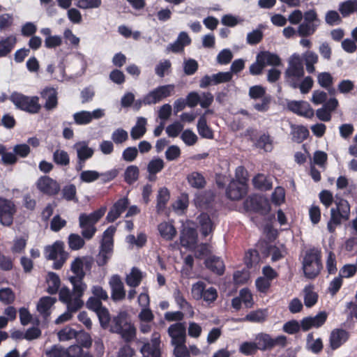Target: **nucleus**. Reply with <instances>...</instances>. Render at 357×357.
<instances>
[{"label":"nucleus","instance_id":"obj_1","mask_svg":"<svg viewBox=\"0 0 357 357\" xmlns=\"http://www.w3.org/2000/svg\"><path fill=\"white\" fill-rule=\"evenodd\" d=\"M321 252L317 248H311L305 251L302 268L305 278L314 279L319 275L322 269Z\"/></svg>","mask_w":357,"mask_h":357},{"label":"nucleus","instance_id":"obj_2","mask_svg":"<svg viewBox=\"0 0 357 357\" xmlns=\"http://www.w3.org/2000/svg\"><path fill=\"white\" fill-rule=\"evenodd\" d=\"M110 331L119 335L126 343L132 342L136 337V328L132 323L128 321L126 312H120L112 318Z\"/></svg>","mask_w":357,"mask_h":357},{"label":"nucleus","instance_id":"obj_3","mask_svg":"<svg viewBox=\"0 0 357 357\" xmlns=\"http://www.w3.org/2000/svg\"><path fill=\"white\" fill-rule=\"evenodd\" d=\"M304 75L303 59L300 54L294 53L287 61V68L284 71L285 82L289 86L296 89L298 81L303 78Z\"/></svg>","mask_w":357,"mask_h":357},{"label":"nucleus","instance_id":"obj_4","mask_svg":"<svg viewBox=\"0 0 357 357\" xmlns=\"http://www.w3.org/2000/svg\"><path fill=\"white\" fill-rule=\"evenodd\" d=\"M303 21L297 28V33L301 37L313 35L321 24V20L314 9H310L303 13Z\"/></svg>","mask_w":357,"mask_h":357},{"label":"nucleus","instance_id":"obj_5","mask_svg":"<svg viewBox=\"0 0 357 357\" xmlns=\"http://www.w3.org/2000/svg\"><path fill=\"white\" fill-rule=\"evenodd\" d=\"M44 256L48 260H54L53 268H61L68 258V253L64 251V243L57 241L51 245H47L44 249Z\"/></svg>","mask_w":357,"mask_h":357},{"label":"nucleus","instance_id":"obj_6","mask_svg":"<svg viewBox=\"0 0 357 357\" xmlns=\"http://www.w3.org/2000/svg\"><path fill=\"white\" fill-rule=\"evenodd\" d=\"M160 335L158 333H153L150 341L143 342L140 348L142 357H161Z\"/></svg>","mask_w":357,"mask_h":357},{"label":"nucleus","instance_id":"obj_7","mask_svg":"<svg viewBox=\"0 0 357 357\" xmlns=\"http://www.w3.org/2000/svg\"><path fill=\"white\" fill-rule=\"evenodd\" d=\"M37 188L43 194L54 196L61 190L60 184L48 176H40L36 182Z\"/></svg>","mask_w":357,"mask_h":357},{"label":"nucleus","instance_id":"obj_8","mask_svg":"<svg viewBox=\"0 0 357 357\" xmlns=\"http://www.w3.org/2000/svg\"><path fill=\"white\" fill-rule=\"evenodd\" d=\"M169 336L171 337L172 346L185 344L186 327L183 322H177L170 325L167 329Z\"/></svg>","mask_w":357,"mask_h":357},{"label":"nucleus","instance_id":"obj_9","mask_svg":"<svg viewBox=\"0 0 357 357\" xmlns=\"http://www.w3.org/2000/svg\"><path fill=\"white\" fill-rule=\"evenodd\" d=\"M174 84H166L159 86L149 91L147 95L151 105H155L163 99L168 98L172 95L174 91Z\"/></svg>","mask_w":357,"mask_h":357},{"label":"nucleus","instance_id":"obj_10","mask_svg":"<svg viewBox=\"0 0 357 357\" xmlns=\"http://www.w3.org/2000/svg\"><path fill=\"white\" fill-rule=\"evenodd\" d=\"M59 300L66 304L70 310H78L84 305V302L79 298H75L73 293L67 287H62L59 291Z\"/></svg>","mask_w":357,"mask_h":357},{"label":"nucleus","instance_id":"obj_11","mask_svg":"<svg viewBox=\"0 0 357 357\" xmlns=\"http://www.w3.org/2000/svg\"><path fill=\"white\" fill-rule=\"evenodd\" d=\"M15 212L14 204L10 201L0 198V223L2 225L12 224Z\"/></svg>","mask_w":357,"mask_h":357},{"label":"nucleus","instance_id":"obj_12","mask_svg":"<svg viewBox=\"0 0 357 357\" xmlns=\"http://www.w3.org/2000/svg\"><path fill=\"white\" fill-rule=\"evenodd\" d=\"M111 288L112 298L114 301H122L126 298V290L123 283L119 275H114L109 281Z\"/></svg>","mask_w":357,"mask_h":357},{"label":"nucleus","instance_id":"obj_13","mask_svg":"<svg viewBox=\"0 0 357 357\" xmlns=\"http://www.w3.org/2000/svg\"><path fill=\"white\" fill-rule=\"evenodd\" d=\"M246 185L243 181L232 180L227 188L226 195L231 200H238L246 194Z\"/></svg>","mask_w":357,"mask_h":357},{"label":"nucleus","instance_id":"obj_14","mask_svg":"<svg viewBox=\"0 0 357 357\" xmlns=\"http://www.w3.org/2000/svg\"><path fill=\"white\" fill-rule=\"evenodd\" d=\"M0 155L3 165H13L17 161V155L22 156V144L16 145L13 152H7L6 146L0 144Z\"/></svg>","mask_w":357,"mask_h":357},{"label":"nucleus","instance_id":"obj_15","mask_svg":"<svg viewBox=\"0 0 357 357\" xmlns=\"http://www.w3.org/2000/svg\"><path fill=\"white\" fill-rule=\"evenodd\" d=\"M327 314L326 312H320L314 317H307L301 320V329L307 331L311 328H319L326 321Z\"/></svg>","mask_w":357,"mask_h":357},{"label":"nucleus","instance_id":"obj_16","mask_svg":"<svg viewBox=\"0 0 357 357\" xmlns=\"http://www.w3.org/2000/svg\"><path fill=\"white\" fill-rule=\"evenodd\" d=\"M288 108L294 113L306 118H312L314 114L310 104L305 101H291L288 104Z\"/></svg>","mask_w":357,"mask_h":357},{"label":"nucleus","instance_id":"obj_17","mask_svg":"<svg viewBox=\"0 0 357 357\" xmlns=\"http://www.w3.org/2000/svg\"><path fill=\"white\" fill-rule=\"evenodd\" d=\"M129 202L127 197H123L119 199L114 203L113 206L108 212L106 219L109 222H114L121 214L127 208L128 206Z\"/></svg>","mask_w":357,"mask_h":357},{"label":"nucleus","instance_id":"obj_18","mask_svg":"<svg viewBox=\"0 0 357 357\" xmlns=\"http://www.w3.org/2000/svg\"><path fill=\"white\" fill-rule=\"evenodd\" d=\"M349 337V333L344 329L333 330L330 335V347L333 350L338 349L347 341Z\"/></svg>","mask_w":357,"mask_h":357},{"label":"nucleus","instance_id":"obj_19","mask_svg":"<svg viewBox=\"0 0 357 357\" xmlns=\"http://www.w3.org/2000/svg\"><path fill=\"white\" fill-rule=\"evenodd\" d=\"M336 205L335 208H332L331 210L334 211L335 217L340 220H348L350 216V205L346 199H339L335 201Z\"/></svg>","mask_w":357,"mask_h":357},{"label":"nucleus","instance_id":"obj_20","mask_svg":"<svg viewBox=\"0 0 357 357\" xmlns=\"http://www.w3.org/2000/svg\"><path fill=\"white\" fill-rule=\"evenodd\" d=\"M73 149L76 151L77 159L89 160L91 158L94 154V149L89 146V144L86 141H79L76 142Z\"/></svg>","mask_w":357,"mask_h":357},{"label":"nucleus","instance_id":"obj_21","mask_svg":"<svg viewBox=\"0 0 357 357\" xmlns=\"http://www.w3.org/2000/svg\"><path fill=\"white\" fill-rule=\"evenodd\" d=\"M105 212L106 207L103 206L90 214H80L79 217V227H83L84 223L95 226V224L104 215Z\"/></svg>","mask_w":357,"mask_h":357},{"label":"nucleus","instance_id":"obj_22","mask_svg":"<svg viewBox=\"0 0 357 357\" xmlns=\"http://www.w3.org/2000/svg\"><path fill=\"white\" fill-rule=\"evenodd\" d=\"M56 301V298L51 296H43L40 298L37 304V310L44 319H47L50 315L51 309Z\"/></svg>","mask_w":357,"mask_h":357},{"label":"nucleus","instance_id":"obj_23","mask_svg":"<svg viewBox=\"0 0 357 357\" xmlns=\"http://www.w3.org/2000/svg\"><path fill=\"white\" fill-rule=\"evenodd\" d=\"M197 234L196 229L191 227H184L181 231L180 241L184 247H191L197 243Z\"/></svg>","mask_w":357,"mask_h":357},{"label":"nucleus","instance_id":"obj_24","mask_svg":"<svg viewBox=\"0 0 357 357\" xmlns=\"http://www.w3.org/2000/svg\"><path fill=\"white\" fill-rule=\"evenodd\" d=\"M113 247L110 243H100L98 255L96 256V263L99 266H105L113 253Z\"/></svg>","mask_w":357,"mask_h":357},{"label":"nucleus","instance_id":"obj_25","mask_svg":"<svg viewBox=\"0 0 357 357\" xmlns=\"http://www.w3.org/2000/svg\"><path fill=\"white\" fill-rule=\"evenodd\" d=\"M90 264L91 263L89 261L80 257H77L71 263L70 270L74 273V275H73L72 277L84 278L85 276L84 267L88 268L89 266H90Z\"/></svg>","mask_w":357,"mask_h":357},{"label":"nucleus","instance_id":"obj_26","mask_svg":"<svg viewBox=\"0 0 357 357\" xmlns=\"http://www.w3.org/2000/svg\"><path fill=\"white\" fill-rule=\"evenodd\" d=\"M147 120L146 118L137 117L135 125L130 130V137L132 139L136 140L142 138L146 132Z\"/></svg>","mask_w":357,"mask_h":357},{"label":"nucleus","instance_id":"obj_27","mask_svg":"<svg viewBox=\"0 0 357 357\" xmlns=\"http://www.w3.org/2000/svg\"><path fill=\"white\" fill-rule=\"evenodd\" d=\"M42 96L45 98V103L44 107L46 110H52L56 107L57 101V92L53 88H47L42 92Z\"/></svg>","mask_w":357,"mask_h":357},{"label":"nucleus","instance_id":"obj_28","mask_svg":"<svg viewBox=\"0 0 357 357\" xmlns=\"http://www.w3.org/2000/svg\"><path fill=\"white\" fill-rule=\"evenodd\" d=\"M197 220L200 231L204 236H208L213 231L214 225L207 213H201L198 216Z\"/></svg>","mask_w":357,"mask_h":357},{"label":"nucleus","instance_id":"obj_29","mask_svg":"<svg viewBox=\"0 0 357 357\" xmlns=\"http://www.w3.org/2000/svg\"><path fill=\"white\" fill-rule=\"evenodd\" d=\"M158 230L161 237L166 241H172L176 235V229L169 222H162L158 226Z\"/></svg>","mask_w":357,"mask_h":357},{"label":"nucleus","instance_id":"obj_30","mask_svg":"<svg viewBox=\"0 0 357 357\" xmlns=\"http://www.w3.org/2000/svg\"><path fill=\"white\" fill-rule=\"evenodd\" d=\"M205 265L207 268L213 273L221 275L225 271V265L222 260L218 257H211L205 261Z\"/></svg>","mask_w":357,"mask_h":357},{"label":"nucleus","instance_id":"obj_31","mask_svg":"<svg viewBox=\"0 0 357 357\" xmlns=\"http://www.w3.org/2000/svg\"><path fill=\"white\" fill-rule=\"evenodd\" d=\"M257 55L259 61H261L264 63V66L267 65L278 66L281 64L280 58L276 54L271 53L270 52H262Z\"/></svg>","mask_w":357,"mask_h":357},{"label":"nucleus","instance_id":"obj_32","mask_svg":"<svg viewBox=\"0 0 357 357\" xmlns=\"http://www.w3.org/2000/svg\"><path fill=\"white\" fill-rule=\"evenodd\" d=\"M301 57L303 59V63L305 62L307 72L313 73L315 71L314 65L318 62V55L314 52L307 51Z\"/></svg>","mask_w":357,"mask_h":357},{"label":"nucleus","instance_id":"obj_33","mask_svg":"<svg viewBox=\"0 0 357 357\" xmlns=\"http://www.w3.org/2000/svg\"><path fill=\"white\" fill-rule=\"evenodd\" d=\"M266 28V26L259 24L256 29L252 30V31L248 33L246 36V42L248 44L250 45H254L259 43L263 39V32L262 30Z\"/></svg>","mask_w":357,"mask_h":357},{"label":"nucleus","instance_id":"obj_34","mask_svg":"<svg viewBox=\"0 0 357 357\" xmlns=\"http://www.w3.org/2000/svg\"><path fill=\"white\" fill-rule=\"evenodd\" d=\"M170 198V194L169 190L165 188H161L159 189L157 195V204L156 211L158 213L163 211L165 208L166 205Z\"/></svg>","mask_w":357,"mask_h":357},{"label":"nucleus","instance_id":"obj_35","mask_svg":"<svg viewBox=\"0 0 357 357\" xmlns=\"http://www.w3.org/2000/svg\"><path fill=\"white\" fill-rule=\"evenodd\" d=\"M83 279L77 277H69V280L73 285V293L75 298H79V299H81L87 287L83 282Z\"/></svg>","mask_w":357,"mask_h":357},{"label":"nucleus","instance_id":"obj_36","mask_svg":"<svg viewBox=\"0 0 357 357\" xmlns=\"http://www.w3.org/2000/svg\"><path fill=\"white\" fill-rule=\"evenodd\" d=\"M304 303L307 307L314 305L318 300V295L314 291V286L309 284L303 289Z\"/></svg>","mask_w":357,"mask_h":357},{"label":"nucleus","instance_id":"obj_37","mask_svg":"<svg viewBox=\"0 0 357 357\" xmlns=\"http://www.w3.org/2000/svg\"><path fill=\"white\" fill-rule=\"evenodd\" d=\"M142 279V273L137 268L133 267L129 274L126 275V284L132 288L138 287Z\"/></svg>","mask_w":357,"mask_h":357},{"label":"nucleus","instance_id":"obj_38","mask_svg":"<svg viewBox=\"0 0 357 357\" xmlns=\"http://www.w3.org/2000/svg\"><path fill=\"white\" fill-rule=\"evenodd\" d=\"M292 139L297 143H301L309 135V131L303 126H291Z\"/></svg>","mask_w":357,"mask_h":357},{"label":"nucleus","instance_id":"obj_39","mask_svg":"<svg viewBox=\"0 0 357 357\" xmlns=\"http://www.w3.org/2000/svg\"><path fill=\"white\" fill-rule=\"evenodd\" d=\"M197 130L199 135L204 138L212 139L213 133L211 129L208 126L206 117L201 116L197 122Z\"/></svg>","mask_w":357,"mask_h":357},{"label":"nucleus","instance_id":"obj_40","mask_svg":"<svg viewBox=\"0 0 357 357\" xmlns=\"http://www.w3.org/2000/svg\"><path fill=\"white\" fill-rule=\"evenodd\" d=\"M40 108L38 98L36 96L28 97L24 96V111L29 113H37Z\"/></svg>","mask_w":357,"mask_h":357},{"label":"nucleus","instance_id":"obj_41","mask_svg":"<svg viewBox=\"0 0 357 357\" xmlns=\"http://www.w3.org/2000/svg\"><path fill=\"white\" fill-rule=\"evenodd\" d=\"M139 176V169L136 165L127 167L124 172V181L129 185L135 183Z\"/></svg>","mask_w":357,"mask_h":357},{"label":"nucleus","instance_id":"obj_42","mask_svg":"<svg viewBox=\"0 0 357 357\" xmlns=\"http://www.w3.org/2000/svg\"><path fill=\"white\" fill-rule=\"evenodd\" d=\"M357 0H347L339 5V11L342 17H346L356 11Z\"/></svg>","mask_w":357,"mask_h":357},{"label":"nucleus","instance_id":"obj_43","mask_svg":"<svg viewBox=\"0 0 357 357\" xmlns=\"http://www.w3.org/2000/svg\"><path fill=\"white\" fill-rule=\"evenodd\" d=\"M47 291L50 294H56L60 287V278L59 275L53 272H50L47 278Z\"/></svg>","mask_w":357,"mask_h":357},{"label":"nucleus","instance_id":"obj_44","mask_svg":"<svg viewBox=\"0 0 357 357\" xmlns=\"http://www.w3.org/2000/svg\"><path fill=\"white\" fill-rule=\"evenodd\" d=\"M53 161L60 166H68L70 164V157L67 151L61 149H56L52 155Z\"/></svg>","mask_w":357,"mask_h":357},{"label":"nucleus","instance_id":"obj_45","mask_svg":"<svg viewBox=\"0 0 357 357\" xmlns=\"http://www.w3.org/2000/svg\"><path fill=\"white\" fill-rule=\"evenodd\" d=\"M260 261L259 252L256 250L250 249L245 255L244 262L247 268L255 267Z\"/></svg>","mask_w":357,"mask_h":357},{"label":"nucleus","instance_id":"obj_46","mask_svg":"<svg viewBox=\"0 0 357 357\" xmlns=\"http://www.w3.org/2000/svg\"><path fill=\"white\" fill-rule=\"evenodd\" d=\"M61 195L62 198L68 202H78V199L77 197V188L76 186L73 183L66 185L63 187L61 190Z\"/></svg>","mask_w":357,"mask_h":357},{"label":"nucleus","instance_id":"obj_47","mask_svg":"<svg viewBox=\"0 0 357 357\" xmlns=\"http://www.w3.org/2000/svg\"><path fill=\"white\" fill-rule=\"evenodd\" d=\"M256 340L258 349L264 351L273 348V338L268 334H259L256 337Z\"/></svg>","mask_w":357,"mask_h":357},{"label":"nucleus","instance_id":"obj_48","mask_svg":"<svg viewBox=\"0 0 357 357\" xmlns=\"http://www.w3.org/2000/svg\"><path fill=\"white\" fill-rule=\"evenodd\" d=\"M188 181L190 186L195 188H202L204 187L205 178L201 173L194 172L188 176Z\"/></svg>","mask_w":357,"mask_h":357},{"label":"nucleus","instance_id":"obj_49","mask_svg":"<svg viewBox=\"0 0 357 357\" xmlns=\"http://www.w3.org/2000/svg\"><path fill=\"white\" fill-rule=\"evenodd\" d=\"M66 357H93L88 351H84L82 347L77 344L70 346L68 349H65Z\"/></svg>","mask_w":357,"mask_h":357},{"label":"nucleus","instance_id":"obj_50","mask_svg":"<svg viewBox=\"0 0 357 357\" xmlns=\"http://www.w3.org/2000/svg\"><path fill=\"white\" fill-rule=\"evenodd\" d=\"M255 146L266 152H270L273 149V141L268 134L264 133L257 139Z\"/></svg>","mask_w":357,"mask_h":357},{"label":"nucleus","instance_id":"obj_51","mask_svg":"<svg viewBox=\"0 0 357 357\" xmlns=\"http://www.w3.org/2000/svg\"><path fill=\"white\" fill-rule=\"evenodd\" d=\"M164 167V160L159 157H154L148 163L147 172L149 174H158L162 170Z\"/></svg>","mask_w":357,"mask_h":357},{"label":"nucleus","instance_id":"obj_52","mask_svg":"<svg viewBox=\"0 0 357 357\" xmlns=\"http://www.w3.org/2000/svg\"><path fill=\"white\" fill-rule=\"evenodd\" d=\"M16 43L14 36H9L5 39L0 40V57L6 56L8 54Z\"/></svg>","mask_w":357,"mask_h":357},{"label":"nucleus","instance_id":"obj_53","mask_svg":"<svg viewBox=\"0 0 357 357\" xmlns=\"http://www.w3.org/2000/svg\"><path fill=\"white\" fill-rule=\"evenodd\" d=\"M188 195L185 193H183L172 204V207L176 212L182 213L188 208Z\"/></svg>","mask_w":357,"mask_h":357},{"label":"nucleus","instance_id":"obj_54","mask_svg":"<svg viewBox=\"0 0 357 357\" xmlns=\"http://www.w3.org/2000/svg\"><path fill=\"white\" fill-rule=\"evenodd\" d=\"M111 139L116 144H121L128 139V133L126 130L119 128L113 131Z\"/></svg>","mask_w":357,"mask_h":357},{"label":"nucleus","instance_id":"obj_55","mask_svg":"<svg viewBox=\"0 0 357 357\" xmlns=\"http://www.w3.org/2000/svg\"><path fill=\"white\" fill-rule=\"evenodd\" d=\"M75 123L77 125H87L91 121V114L89 111L82 110L75 112L73 114Z\"/></svg>","mask_w":357,"mask_h":357},{"label":"nucleus","instance_id":"obj_56","mask_svg":"<svg viewBox=\"0 0 357 357\" xmlns=\"http://www.w3.org/2000/svg\"><path fill=\"white\" fill-rule=\"evenodd\" d=\"M100 178V173L95 170H84L79 174V179L83 183H92Z\"/></svg>","mask_w":357,"mask_h":357},{"label":"nucleus","instance_id":"obj_57","mask_svg":"<svg viewBox=\"0 0 357 357\" xmlns=\"http://www.w3.org/2000/svg\"><path fill=\"white\" fill-rule=\"evenodd\" d=\"M84 239L77 234H71L68 236L69 247L73 250H78L84 245Z\"/></svg>","mask_w":357,"mask_h":357},{"label":"nucleus","instance_id":"obj_58","mask_svg":"<svg viewBox=\"0 0 357 357\" xmlns=\"http://www.w3.org/2000/svg\"><path fill=\"white\" fill-rule=\"evenodd\" d=\"M264 203L266 201L257 196L250 197L245 202V204L255 211H260L264 208Z\"/></svg>","mask_w":357,"mask_h":357},{"label":"nucleus","instance_id":"obj_59","mask_svg":"<svg viewBox=\"0 0 357 357\" xmlns=\"http://www.w3.org/2000/svg\"><path fill=\"white\" fill-rule=\"evenodd\" d=\"M257 350V344L254 342H244L239 347V351L245 356L253 355Z\"/></svg>","mask_w":357,"mask_h":357},{"label":"nucleus","instance_id":"obj_60","mask_svg":"<svg viewBox=\"0 0 357 357\" xmlns=\"http://www.w3.org/2000/svg\"><path fill=\"white\" fill-rule=\"evenodd\" d=\"M253 183L256 188L261 190H268L272 188L271 183L262 174L255 176L253 178Z\"/></svg>","mask_w":357,"mask_h":357},{"label":"nucleus","instance_id":"obj_61","mask_svg":"<svg viewBox=\"0 0 357 357\" xmlns=\"http://www.w3.org/2000/svg\"><path fill=\"white\" fill-rule=\"evenodd\" d=\"M296 89H299L301 93H307L313 86L314 81L310 76L300 79Z\"/></svg>","mask_w":357,"mask_h":357},{"label":"nucleus","instance_id":"obj_62","mask_svg":"<svg viewBox=\"0 0 357 357\" xmlns=\"http://www.w3.org/2000/svg\"><path fill=\"white\" fill-rule=\"evenodd\" d=\"M78 331L70 327H65L58 333V338L60 341H68L76 338Z\"/></svg>","mask_w":357,"mask_h":357},{"label":"nucleus","instance_id":"obj_63","mask_svg":"<svg viewBox=\"0 0 357 357\" xmlns=\"http://www.w3.org/2000/svg\"><path fill=\"white\" fill-rule=\"evenodd\" d=\"M47 357H66L65 348L59 344H54L45 350Z\"/></svg>","mask_w":357,"mask_h":357},{"label":"nucleus","instance_id":"obj_64","mask_svg":"<svg viewBox=\"0 0 357 357\" xmlns=\"http://www.w3.org/2000/svg\"><path fill=\"white\" fill-rule=\"evenodd\" d=\"M317 82L321 87L328 89L332 86L333 78L329 73H320L317 75Z\"/></svg>","mask_w":357,"mask_h":357}]
</instances>
